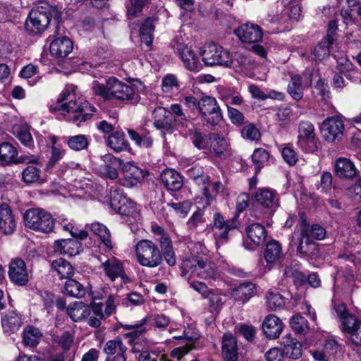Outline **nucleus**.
Returning a JSON list of instances; mask_svg holds the SVG:
<instances>
[{"label":"nucleus","mask_w":361,"mask_h":361,"mask_svg":"<svg viewBox=\"0 0 361 361\" xmlns=\"http://www.w3.org/2000/svg\"><path fill=\"white\" fill-rule=\"evenodd\" d=\"M92 89L96 94L106 100L114 99L132 104H137L140 101V94L133 86L124 83L115 77L109 78L105 84L94 82Z\"/></svg>","instance_id":"nucleus-1"},{"label":"nucleus","mask_w":361,"mask_h":361,"mask_svg":"<svg viewBox=\"0 0 361 361\" xmlns=\"http://www.w3.org/2000/svg\"><path fill=\"white\" fill-rule=\"evenodd\" d=\"M264 256L267 263H276L279 262L283 256L280 244L275 240L267 243Z\"/></svg>","instance_id":"nucleus-42"},{"label":"nucleus","mask_w":361,"mask_h":361,"mask_svg":"<svg viewBox=\"0 0 361 361\" xmlns=\"http://www.w3.org/2000/svg\"><path fill=\"white\" fill-rule=\"evenodd\" d=\"M161 179L169 190L177 191L183 185L182 176L173 169H169L163 171Z\"/></svg>","instance_id":"nucleus-30"},{"label":"nucleus","mask_w":361,"mask_h":361,"mask_svg":"<svg viewBox=\"0 0 361 361\" xmlns=\"http://www.w3.org/2000/svg\"><path fill=\"white\" fill-rule=\"evenodd\" d=\"M110 206L117 213L136 219L138 212L136 203L124 197L115 190L110 193Z\"/></svg>","instance_id":"nucleus-12"},{"label":"nucleus","mask_w":361,"mask_h":361,"mask_svg":"<svg viewBox=\"0 0 361 361\" xmlns=\"http://www.w3.org/2000/svg\"><path fill=\"white\" fill-rule=\"evenodd\" d=\"M298 145L305 153H312L317 149L314 127L310 121L300 123Z\"/></svg>","instance_id":"nucleus-14"},{"label":"nucleus","mask_w":361,"mask_h":361,"mask_svg":"<svg viewBox=\"0 0 361 361\" xmlns=\"http://www.w3.org/2000/svg\"><path fill=\"white\" fill-rule=\"evenodd\" d=\"M155 20L156 19L154 18H147L141 25L140 29V40L147 47H150L153 42L154 23Z\"/></svg>","instance_id":"nucleus-39"},{"label":"nucleus","mask_w":361,"mask_h":361,"mask_svg":"<svg viewBox=\"0 0 361 361\" xmlns=\"http://www.w3.org/2000/svg\"><path fill=\"white\" fill-rule=\"evenodd\" d=\"M234 33L242 42L248 44L257 43L263 37L261 27L252 23L241 25L235 30Z\"/></svg>","instance_id":"nucleus-17"},{"label":"nucleus","mask_w":361,"mask_h":361,"mask_svg":"<svg viewBox=\"0 0 361 361\" xmlns=\"http://www.w3.org/2000/svg\"><path fill=\"white\" fill-rule=\"evenodd\" d=\"M222 355L226 361H237L238 348L235 338L229 333L224 334L222 340Z\"/></svg>","instance_id":"nucleus-28"},{"label":"nucleus","mask_w":361,"mask_h":361,"mask_svg":"<svg viewBox=\"0 0 361 361\" xmlns=\"http://www.w3.org/2000/svg\"><path fill=\"white\" fill-rule=\"evenodd\" d=\"M159 245L161 249V253L166 263L173 267L176 264V257L173 251L171 239L169 236H163L159 239Z\"/></svg>","instance_id":"nucleus-38"},{"label":"nucleus","mask_w":361,"mask_h":361,"mask_svg":"<svg viewBox=\"0 0 361 361\" xmlns=\"http://www.w3.org/2000/svg\"><path fill=\"white\" fill-rule=\"evenodd\" d=\"M127 347L124 345L121 338L116 337L115 339L109 340L104 344L103 352L106 357L116 355L117 353H126Z\"/></svg>","instance_id":"nucleus-43"},{"label":"nucleus","mask_w":361,"mask_h":361,"mask_svg":"<svg viewBox=\"0 0 361 361\" xmlns=\"http://www.w3.org/2000/svg\"><path fill=\"white\" fill-rule=\"evenodd\" d=\"M171 46L174 51L179 56L187 70L199 71L202 68V65L199 56L195 54L191 47L178 39L173 40Z\"/></svg>","instance_id":"nucleus-10"},{"label":"nucleus","mask_w":361,"mask_h":361,"mask_svg":"<svg viewBox=\"0 0 361 361\" xmlns=\"http://www.w3.org/2000/svg\"><path fill=\"white\" fill-rule=\"evenodd\" d=\"M8 277L18 286H25L29 281V274L25 262L20 258L12 259L9 264Z\"/></svg>","instance_id":"nucleus-16"},{"label":"nucleus","mask_w":361,"mask_h":361,"mask_svg":"<svg viewBox=\"0 0 361 361\" xmlns=\"http://www.w3.org/2000/svg\"><path fill=\"white\" fill-rule=\"evenodd\" d=\"M102 262L103 268L106 276L111 281H115L118 278H121L124 283L130 281L129 279L125 274L123 265L122 262L116 257H110L104 261L101 257L99 258Z\"/></svg>","instance_id":"nucleus-19"},{"label":"nucleus","mask_w":361,"mask_h":361,"mask_svg":"<svg viewBox=\"0 0 361 361\" xmlns=\"http://www.w3.org/2000/svg\"><path fill=\"white\" fill-rule=\"evenodd\" d=\"M255 200L262 207L274 209L279 206L278 195L268 188H259L255 193Z\"/></svg>","instance_id":"nucleus-27"},{"label":"nucleus","mask_w":361,"mask_h":361,"mask_svg":"<svg viewBox=\"0 0 361 361\" xmlns=\"http://www.w3.org/2000/svg\"><path fill=\"white\" fill-rule=\"evenodd\" d=\"M66 312L73 321L80 322L90 315L91 308L82 302H75L69 305Z\"/></svg>","instance_id":"nucleus-33"},{"label":"nucleus","mask_w":361,"mask_h":361,"mask_svg":"<svg viewBox=\"0 0 361 361\" xmlns=\"http://www.w3.org/2000/svg\"><path fill=\"white\" fill-rule=\"evenodd\" d=\"M50 53L56 58L67 56L73 50V42L67 37H58L50 44Z\"/></svg>","instance_id":"nucleus-26"},{"label":"nucleus","mask_w":361,"mask_h":361,"mask_svg":"<svg viewBox=\"0 0 361 361\" xmlns=\"http://www.w3.org/2000/svg\"><path fill=\"white\" fill-rule=\"evenodd\" d=\"M230 59L231 61L228 67H233L240 72L245 73L255 66L254 62L240 51L235 52L233 55L230 54Z\"/></svg>","instance_id":"nucleus-36"},{"label":"nucleus","mask_w":361,"mask_h":361,"mask_svg":"<svg viewBox=\"0 0 361 361\" xmlns=\"http://www.w3.org/2000/svg\"><path fill=\"white\" fill-rule=\"evenodd\" d=\"M288 92L293 99L296 101L300 100L303 97V87L302 85V78L299 75H294L291 77L288 85Z\"/></svg>","instance_id":"nucleus-44"},{"label":"nucleus","mask_w":361,"mask_h":361,"mask_svg":"<svg viewBox=\"0 0 361 361\" xmlns=\"http://www.w3.org/2000/svg\"><path fill=\"white\" fill-rule=\"evenodd\" d=\"M269 157V152L263 148H257L254 151L252 159L256 166V171L260 170L262 165L268 161Z\"/></svg>","instance_id":"nucleus-61"},{"label":"nucleus","mask_w":361,"mask_h":361,"mask_svg":"<svg viewBox=\"0 0 361 361\" xmlns=\"http://www.w3.org/2000/svg\"><path fill=\"white\" fill-rule=\"evenodd\" d=\"M281 156L283 160L290 166H293L298 161L297 154L293 147L289 145H286L281 149Z\"/></svg>","instance_id":"nucleus-62"},{"label":"nucleus","mask_w":361,"mask_h":361,"mask_svg":"<svg viewBox=\"0 0 361 361\" xmlns=\"http://www.w3.org/2000/svg\"><path fill=\"white\" fill-rule=\"evenodd\" d=\"M246 234L250 240V243H244V246L247 250H253L256 247L264 244L267 237V231L262 224L255 223L249 225L246 228Z\"/></svg>","instance_id":"nucleus-20"},{"label":"nucleus","mask_w":361,"mask_h":361,"mask_svg":"<svg viewBox=\"0 0 361 361\" xmlns=\"http://www.w3.org/2000/svg\"><path fill=\"white\" fill-rule=\"evenodd\" d=\"M242 137L251 141H257L261 137L259 130L253 123L245 125L241 130Z\"/></svg>","instance_id":"nucleus-58"},{"label":"nucleus","mask_w":361,"mask_h":361,"mask_svg":"<svg viewBox=\"0 0 361 361\" xmlns=\"http://www.w3.org/2000/svg\"><path fill=\"white\" fill-rule=\"evenodd\" d=\"M123 178L122 184L128 188L137 185L144 179L145 172L133 162H128L123 166Z\"/></svg>","instance_id":"nucleus-21"},{"label":"nucleus","mask_w":361,"mask_h":361,"mask_svg":"<svg viewBox=\"0 0 361 361\" xmlns=\"http://www.w3.org/2000/svg\"><path fill=\"white\" fill-rule=\"evenodd\" d=\"M169 205L172 207L176 213L181 217H185L190 210L191 202L189 201H183L181 202L169 203Z\"/></svg>","instance_id":"nucleus-64"},{"label":"nucleus","mask_w":361,"mask_h":361,"mask_svg":"<svg viewBox=\"0 0 361 361\" xmlns=\"http://www.w3.org/2000/svg\"><path fill=\"white\" fill-rule=\"evenodd\" d=\"M61 14V11L56 6L48 4L37 6L30 11L25 23V29L32 35L41 34L47 29L51 18H54L59 30Z\"/></svg>","instance_id":"nucleus-2"},{"label":"nucleus","mask_w":361,"mask_h":361,"mask_svg":"<svg viewBox=\"0 0 361 361\" xmlns=\"http://www.w3.org/2000/svg\"><path fill=\"white\" fill-rule=\"evenodd\" d=\"M334 42L329 39V37H324L314 49L312 55L315 61H322L329 57L330 47Z\"/></svg>","instance_id":"nucleus-45"},{"label":"nucleus","mask_w":361,"mask_h":361,"mask_svg":"<svg viewBox=\"0 0 361 361\" xmlns=\"http://www.w3.org/2000/svg\"><path fill=\"white\" fill-rule=\"evenodd\" d=\"M209 140H211V147L213 149L214 153L219 157H222L224 153L228 150V142L219 133H212L209 135Z\"/></svg>","instance_id":"nucleus-40"},{"label":"nucleus","mask_w":361,"mask_h":361,"mask_svg":"<svg viewBox=\"0 0 361 361\" xmlns=\"http://www.w3.org/2000/svg\"><path fill=\"white\" fill-rule=\"evenodd\" d=\"M283 353L284 355L290 359L297 360L302 355V348L301 343L293 338L290 334L283 338Z\"/></svg>","instance_id":"nucleus-31"},{"label":"nucleus","mask_w":361,"mask_h":361,"mask_svg":"<svg viewBox=\"0 0 361 361\" xmlns=\"http://www.w3.org/2000/svg\"><path fill=\"white\" fill-rule=\"evenodd\" d=\"M68 146L74 151H81L89 145V141L86 135H77L68 137L66 140Z\"/></svg>","instance_id":"nucleus-51"},{"label":"nucleus","mask_w":361,"mask_h":361,"mask_svg":"<svg viewBox=\"0 0 361 361\" xmlns=\"http://www.w3.org/2000/svg\"><path fill=\"white\" fill-rule=\"evenodd\" d=\"M16 221L11 207L5 202L0 204V232L4 235L12 234L16 228Z\"/></svg>","instance_id":"nucleus-22"},{"label":"nucleus","mask_w":361,"mask_h":361,"mask_svg":"<svg viewBox=\"0 0 361 361\" xmlns=\"http://www.w3.org/2000/svg\"><path fill=\"white\" fill-rule=\"evenodd\" d=\"M283 274L286 278H291L296 286H301L306 281V276L299 271L297 263L286 267Z\"/></svg>","instance_id":"nucleus-52"},{"label":"nucleus","mask_w":361,"mask_h":361,"mask_svg":"<svg viewBox=\"0 0 361 361\" xmlns=\"http://www.w3.org/2000/svg\"><path fill=\"white\" fill-rule=\"evenodd\" d=\"M18 150L15 146L8 142L0 144V164L9 166L16 164Z\"/></svg>","instance_id":"nucleus-34"},{"label":"nucleus","mask_w":361,"mask_h":361,"mask_svg":"<svg viewBox=\"0 0 361 361\" xmlns=\"http://www.w3.org/2000/svg\"><path fill=\"white\" fill-rule=\"evenodd\" d=\"M227 106L228 111V116L231 121V123L235 126H241L244 123L245 117L239 110L230 106L228 104Z\"/></svg>","instance_id":"nucleus-63"},{"label":"nucleus","mask_w":361,"mask_h":361,"mask_svg":"<svg viewBox=\"0 0 361 361\" xmlns=\"http://www.w3.org/2000/svg\"><path fill=\"white\" fill-rule=\"evenodd\" d=\"M337 70L348 80L356 82L360 80V73L354 64L347 58H341L337 61Z\"/></svg>","instance_id":"nucleus-32"},{"label":"nucleus","mask_w":361,"mask_h":361,"mask_svg":"<svg viewBox=\"0 0 361 361\" xmlns=\"http://www.w3.org/2000/svg\"><path fill=\"white\" fill-rule=\"evenodd\" d=\"M344 129L343 121L338 116L326 118L321 126L322 135L325 140L329 142L341 140L343 136Z\"/></svg>","instance_id":"nucleus-11"},{"label":"nucleus","mask_w":361,"mask_h":361,"mask_svg":"<svg viewBox=\"0 0 361 361\" xmlns=\"http://www.w3.org/2000/svg\"><path fill=\"white\" fill-rule=\"evenodd\" d=\"M336 175L341 178H353L355 177L357 171L354 164L348 158L339 157L334 164Z\"/></svg>","instance_id":"nucleus-25"},{"label":"nucleus","mask_w":361,"mask_h":361,"mask_svg":"<svg viewBox=\"0 0 361 361\" xmlns=\"http://www.w3.org/2000/svg\"><path fill=\"white\" fill-rule=\"evenodd\" d=\"M179 87V81L175 75L169 73L162 78L161 89L164 92L171 93Z\"/></svg>","instance_id":"nucleus-54"},{"label":"nucleus","mask_w":361,"mask_h":361,"mask_svg":"<svg viewBox=\"0 0 361 361\" xmlns=\"http://www.w3.org/2000/svg\"><path fill=\"white\" fill-rule=\"evenodd\" d=\"M24 220L26 226L42 233L53 231L54 222L52 216L42 209H31L25 212Z\"/></svg>","instance_id":"nucleus-6"},{"label":"nucleus","mask_w":361,"mask_h":361,"mask_svg":"<svg viewBox=\"0 0 361 361\" xmlns=\"http://www.w3.org/2000/svg\"><path fill=\"white\" fill-rule=\"evenodd\" d=\"M42 337V334L36 327L27 326L24 329L23 342L26 345L30 347L36 346L39 343Z\"/></svg>","instance_id":"nucleus-46"},{"label":"nucleus","mask_w":361,"mask_h":361,"mask_svg":"<svg viewBox=\"0 0 361 361\" xmlns=\"http://www.w3.org/2000/svg\"><path fill=\"white\" fill-rule=\"evenodd\" d=\"M255 291V285L251 282H244L232 290V295L235 300L245 303L253 295Z\"/></svg>","instance_id":"nucleus-35"},{"label":"nucleus","mask_w":361,"mask_h":361,"mask_svg":"<svg viewBox=\"0 0 361 361\" xmlns=\"http://www.w3.org/2000/svg\"><path fill=\"white\" fill-rule=\"evenodd\" d=\"M290 325L297 334H305L309 331L307 320L301 315H294L290 320Z\"/></svg>","instance_id":"nucleus-50"},{"label":"nucleus","mask_w":361,"mask_h":361,"mask_svg":"<svg viewBox=\"0 0 361 361\" xmlns=\"http://www.w3.org/2000/svg\"><path fill=\"white\" fill-rule=\"evenodd\" d=\"M354 180L345 186V192L353 200H361V176H355Z\"/></svg>","instance_id":"nucleus-49"},{"label":"nucleus","mask_w":361,"mask_h":361,"mask_svg":"<svg viewBox=\"0 0 361 361\" xmlns=\"http://www.w3.org/2000/svg\"><path fill=\"white\" fill-rule=\"evenodd\" d=\"M16 134L23 145L28 147L33 146V139L27 126H21L16 128Z\"/></svg>","instance_id":"nucleus-57"},{"label":"nucleus","mask_w":361,"mask_h":361,"mask_svg":"<svg viewBox=\"0 0 361 361\" xmlns=\"http://www.w3.org/2000/svg\"><path fill=\"white\" fill-rule=\"evenodd\" d=\"M91 231L96 235H97L103 243L108 248H112V243L111 240V234L109 230L106 226L100 223H93L91 225Z\"/></svg>","instance_id":"nucleus-48"},{"label":"nucleus","mask_w":361,"mask_h":361,"mask_svg":"<svg viewBox=\"0 0 361 361\" xmlns=\"http://www.w3.org/2000/svg\"><path fill=\"white\" fill-rule=\"evenodd\" d=\"M69 96L70 92L68 90L63 91L60 97L57 99V104L55 106H51V111L54 112L59 111L64 116L67 114V119L72 121L78 126L82 122L90 119L92 116V113L96 111V108L86 101L80 104L73 100L63 103Z\"/></svg>","instance_id":"nucleus-3"},{"label":"nucleus","mask_w":361,"mask_h":361,"mask_svg":"<svg viewBox=\"0 0 361 361\" xmlns=\"http://www.w3.org/2000/svg\"><path fill=\"white\" fill-rule=\"evenodd\" d=\"M190 140L194 146L198 149H204L208 147L207 135L197 130L190 133Z\"/></svg>","instance_id":"nucleus-59"},{"label":"nucleus","mask_w":361,"mask_h":361,"mask_svg":"<svg viewBox=\"0 0 361 361\" xmlns=\"http://www.w3.org/2000/svg\"><path fill=\"white\" fill-rule=\"evenodd\" d=\"M153 126L161 131L165 145H168L167 135H172L176 130V118L166 108L158 106L152 112Z\"/></svg>","instance_id":"nucleus-7"},{"label":"nucleus","mask_w":361,"mask_h":361,"mask_svg":"<svg viewBox=\"0 0 361 361\" xmlns=\"http://www.w3.org/2000/svg\"><path fill=\"white\" fill-rule=\"evenodd\" d=\"M54 251L60 255L75 256L81 251V243L76 239H60L54 243Z\"/></svg>","instance_id":"nucleus-24"},{"label":"nucleus","mask_w":361,"mask_h":361,"mask_svg":"<svg viewBox=\"0 0 361 361\" xmlns=\"http://www.w3.org/2000/svg\"><path fill=\"white\" fill-rule=\"evenodd\" d=\"M67 293L74 298H82L85 295V289L83 286L73 279H68L65 284Z\"/></svg>","instance_id":"nucleus-53"},{"label":"nucleus","mask_w":361,"mask_h":361,"mask_svg":"<svg viewBox=\"0 0 361 361\" xmlns=\"http://www.w3.org/2000/svg\"><path fill=\"white\" fill-rule=\"evenodd\" d=\"M236 228L235 221L233 219L225 221L219 214L214 215L213 231L216 245L219 246L228 240V232Z\"/></svg>","instance_id":"nucleus-15"},{"label":"nucleus","mask_w":361,"mask_h":361,"mask_svg":"<svg viewBox=\"0 0 361 361\" xmlns=\"http://www.w3.org/2000/svg\"><path fill=\"white\" fill-rule=\"evenodd\" d=\"M137 262L143 267L155 268L162 263V257L158 246L149 240H141L135 245Z\"/></svg>","instance_id":"nucleus-5"},{"label":"nucleus","mask_w":361,"mask_h":361,"mask_svg":"<svg viewBox=\"0 0 361 361\" xmlns=\"http://www.w3.org/2000/svg\"><path fill=\"white\" fill-rule=\"evenodd\" d=\"M41 170L35 166H28L22 171V180L27 184L36 183L40 178Z\"/></svg>","instance_id":"nucleus-55"},{"label":"nucleus","mask_w":361,"mask_h":361,"mask_svg":"<svg viewBox=\"0 0 361 361\" xmlns=\"http://www.w3.org/2000/svg\"><path fill=\"white\" fill-rule=\"evenodd\" d=\"M283 329V323L274 314L267 315L262 323V331L267 338L276 339L279 337Z\"/></svg>","instance_id":"nucleus-23"},{"label":"nucleus","mask_w":361,"mask_h":361,"mask_svg":"<svg viewBox=\"0 0 361 361\" xmlns=\"http://www.w3.org/2000/svg\"><path fill=\"white\" fill-rule=\"evenodd\" d=\"M312 93L314 97L322 100H327L330 97V91L328 85L324 80L319 79L314 86Z\"/></svg>","instance_id":"nucleus-56"},{"label":"nucleus","mask_w":361,"mask_h":361,"mask_svg":"<svg viewBox=\"0 0 361 361\" xmlns=\"http://www.w3.org/2000/svg\"><path fill=\"white\" fill-rule=\"evenodd\" d=\"M205 298H207L209 301L210 311L212 312H218L219 309L223 305L221 295L219 293L211 290Z\"/></svg>","instance_id":"nucleus-60"},{"label":"nucleus","mask_w":361,"mask_h":361,"mask_svg":"<svg viewBox=\"0 0 361 361\" xmlns=\"http://www.w3.org/2000/svg\"><path fill=\"white\" fill-rule=\"evenodd\" d=\"M199 112L201 119L212 126H217L223 118L219 103L213 97L203 96L199 100Z\"/></svg>","instance_id":"nucleus-8"},{"label":"nucleus","mask_w":361,"mask_h":361,"mask_svg":"<svg viewBox=\"0 0 361 361\" xmlns=\"http://www.w3.org/2000/svg\"><path fill=\"white\" fill-rule=\"evenodd\" d=\"M52 269L56 271L59 279H69L73 274L72 265L66 259L59 258L52 262Z\"/></svg>","instance_id":"nucleus-41"},{"label":"nucleus","mask_w":361,"mask_h":361,"mask_svg":"<svg viewBox=\"0 0 361 361\" xmlns=\"http://www.w3.org/2000/svg\"><path fill=\"white\" fill-rule=\"evenodd\" d=\"M180 269L182 276H195L205 280H216L219 272L216 264L207 257L192 256L183 260Z\"/></svg>","instance_id":"nucleus-4"},{"label":"nucleus","mask_w":361,"mask_h":361,"mask_svg":"<svg viewBox=\"0 0 361 361\" xmlns=\"http://www.w3.org/2000/svg\"><path fill=\"white\" fill-rule=\"evenodd\" d=\"M266 298L268 307L273 311L281 310L285 306L284 297L276 290H269Z\"/></svg>","instance_id":"nucleus-47"},{"label":"nucleus","mask_w":361,"mask_h":361,"mask_svg":"<svg viewBox=\"0 0 361 361\" xmlns=\"http://www.w3.org/2000/svg\"><path fill=\"white\" fill-rule=\"evenodd\" d=\"M335 316L340 322V328L343 332L350 334L361 321H357L354 315L350 314L343 303L334 305Z\"/></svg>","instance_id":"nucleus-18"},{"label":"nucleus","mask_w":361,"mask_h":361,"mask_svg":"<svg viewBox=\"0 0 361 361\" xmlns=\"http://www.w3.org/2000/svg\"><path fill=\"white\" fill-rule=\"evenodd\" d=\"M108 146L116 152L129 149V144L124 133L116 131L108 137Z\"/></svg>","instance_id":"nucleus-37"},{"label":"nucleus","mask_w":361,"mask_h":361,"mask_svg":"<svg viewBox=\"0 0 361 361\" xmlns=\"http://www.w3.org/2000/svg\"><path fill=\"white\" fill-rule=\"evenodd\" d=\"M202 61L207 66H229L230 53L221 47L214 43H209L204 46L201 51Z\"/></svg>","instance_id":"nucleus-9"},{"label":"nucleus","mask_w":361,"mask_h":361,"mask_svg":"<svg viewBox=\"0 0 361 361\" xmlns=\"http://www.w3.org/2000/svg\"><path fill=\"white\" fill-rule=\"evenodd\" d=\"M298 252L312 258H317L319 255L318 245L309 235V224L301 215L300 237L298 245Z\"/></svg>","instance_id":"nucleus-13"},{"label":"nucleus","mask_w":361,"mask_h":361,"mask_svg":"<svg viewBox=\"0 0 361 361\" xmlns=\"http://www.w3.org/2000/svg\"><path fill=\"white\" fill-rule=\"evenodd\" d=\"M23 324L21 316L14 310L9 311L1 317V326L4 333L13 334Z\"/></svg>","instance_id":"nucleus-29"}]
</instances>
